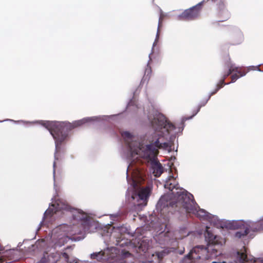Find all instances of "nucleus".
I'll list each match as a JSON object with an SVG mask.
<instances>
[{
    "mask_svg": "<svg viewBox=\"0 0 263 263\" xmlns=\"http://www.w3.org/2000/svg\"><path fill=\"white\" fill-rule=\"evenodd\" d=\"M148 118L154 130L148 138L149 144L144 145L138 137L128 132H124L122 134L128 145L127 157L133 160L127 169L128 172H131L132 176L130 187L127 192L129 193L132 190V198L139 202L138 206L142 207L146 205L151 189L149 186H141V182L144 180L143 173L138 166L134 167L135 159L141 157L150 160L153 174L156 177H159L163 172V167L155 159L158 149L170 153L176 135L183 129V127L175 126L159 112L150 114Z\"/></svg>",
    "mask_w": 263,
    "mask_h": 263,
    "instance_id": "1",
    "label": "nucleus"
},
{
    "mask_svg": "<svg viewBox=\"0 0 263 263\" xmlns=\"http://www.w3.org/2000/svg\"><path fill=\"white\" fill-rule=\"evenodd\" d=\"M63 214L71 215L73 218V226L67 223H63L54 228L49 239H47V245L43 256L40 263H45L48 261L57 262L60 258L61 254L57 250L72 240V236L84 232H90V227L93 226L89 219L88 215L79 209H71L63 201L54 197L49 208L45 212L43 219L50 222L55 217L59 212Z\"/></svg>",
    "mask_w": 263,
    "mask_h": 263,
    "instance_id": "2",
    "label": "nucleus"
},
{
    "mask_svg": "<svg viewBox=\"0 0 263 263\" xmlns=\"http://www.w3.org/2000/svg\"><path fill=\"white\" fill-rule=\"evenodd\" d=\"M164 187L169 192L161 196L156 207L161 211L165 207L171 206L183 208L187 212L194 210L193 204L195 202L193 196L183 188L177 186L175 178L170 175L165 181Z\"/></svg>",
    "mask_w": 263,
    "mask_h": 263,
    "instance_id": "3",
    "label": "nucleus"
},
{
    "mask_svg": "<svg viewBox=\"0 0 263 263\" xmlns=\"http://www.w3.org/2000/svg\"><path fill=\"white\" fill-rule=\"evenodd\" d=\"M102 118V120H104L106 117H93L90 118H86L83 119L76 121L72 123L69 122H60L55 121H44L40 122L41 124L47 129L51 135L52 136L55 140V151L54 153L55 160L58 159L57 157V153H58L60 145L67 137L68 131L74 127L81 126L90 122L98 121Z\"/></svg>",
    "mask_w": 263,
    "mask_h": 263,
    "instance_id": "4",
    "label": "nucleus"
},
{
    "mask_svg": "<svg viewBox=\"0 0 263 263\" xmlns=\"http://www.w3.org/2000/svg\"><path fill=\"white\" fill-rule=\"evenodd\" d=\"M131 255L127 251H122L120 255L119 250L115 247H110L91 254L90 258L102 263H132L125 260Z\"/></svg>",
    "mask_w": 263,
    "mask_h": 263,
    "instance_id": "5",
    "label": "nucleus"
},
{
    "mask_svg": "<svg viewBox=\"0 0 263 263\" xmlns=\"http://www.w3.org/2000/svg\"><path fill=\"white\" fill-rule=\"evenodd\" d=\"M125 234H129V232L127 228L125 226H122L116 228L108 226L105 228L102 235L105 242L124 247L127 246L130 242L128 239H124V235Z\"/></svg>",
    "mask_w": 263,
    "mask_h": 263,
    "instance_id": "6",
    "label": "nucleus"
},
{
    "mask_svg": "<svg viewBox=\"0 0 263 263\" xmlns=\"http://www.w3.org/2000/svg\"><path fill=\"white\" fill-rule=\"evenodd\" d=\"M207 252L206 249L203 246H200L193 248L183 259L184 263H190L191 260L198 259L201 258H206L203 255Z\"/></svg>",
    "mask_w": 263,
    "mask_h": 263,
    "instance_id": "7",
    "label": "nucleus"
},
{
    "mask_svg": "<svg viewBox=\"0 0 263 263\" xmlns=\"http://www.w3.org/2000/svg\"><path fill=\"white\" fill-rule=\"evenodd\" d=\"M202 3H199L197 5L185 10L181 14L178 15V19L190 20L198 17L200 12L198 6H200Z\"/></svg>",
    "mask_w": 263,
    "mask_h": 263,
    "instance_id": "8",
    "label": "nucleus"
},
{
    "mask_svg": "<svg viewBox=\"0 0 263 263\" xmlns=\"http://www.w3.org/2000/svg\"><path fill=\"white\" fill-rule=\"evenodd\" d=\"M204 235L205 238L208 239L209 242H211L212 243L220 245V246H222L225 242V241L223 238H219L217 236L213 234L210 228L208 226H206L205 228Z\"/></svg>",
    "mask_w": 263,
    "mask_h": 263,
    "instance_id": "9",
    "label": "nucleus"
},
{
    "mask_svg": "<svg viewBox=\"0 0 263 263\" xmlns=\"http://www.w3.org/2000/svg\"><path fill=\"white\" fill-rule=\"evenodd\" d=\"M193 208L194 209V210H189L187 212L195 214L200 219H208L210 214L208 213L204 210L200 209L195 202L193 204Z\"/></svg>",
    "mask_w": 263,
    "mask_h": 263,
    "instance_id": "10",
    "label": "nucleus"
},
{
    "mask_svg": "<svg viewBox=\"0 0 263 263\" xmlns=\"http://www.w3.org/2000/svg\"><path fill=\"white\" fill-rule=\"evenodd\" d=\"M263 223H259L258 221H253L251 220L246 221V228L248 229V231L256 232L263 230Z\"/></svg>",
    "mask_w": 263,
    "mask_h": 263,
    "instance_id": "11",
    "label": "nucleus"
},
{
    "mask_svg": "<svg viewBox=\"0 0 263 263\" xmlns=\"http://www.w3.org/2000/svg\"><path fill=\"white\" fill-rule=\"evenodd\" d=\"M226 226L230 229H241L242 228H246V221L243 220L228 221Z\"/></svg>",
    "mask_w": 263,
    "mask_h": 263,
    "instance_id": "12",
    "label": "nucleus"
},
{
    "mask_svg": "<svg viewBox=\"0 0 263 263\" xmlns=\"http://www.w3.org/2000/svg\"><path fill=\"white\" fill-rule=\"evenodd\" d=\"M137 245L135 244V247H138L140 251L146 252L151 247V243L149 239L146 238H142V240L138 238L137 240Z\"/></svg>",
    "mask_w": 263,
    "mask_h": 263,
    "instance_id": "13",
    "label": "nucleus"
},
{
    "mask_svg": "<svg viewBox=\"0 0 263 263\" xmlns=\"http://www.w3.org/2000/svg\"><path fill=\"white\" fill-rule=\"evenodd\" d=\"M228 67L229 68V71H228V73H226V74H224L223 76V79L222 80H221L219 83L217 84V88L216 89V90L213 92V93H212L211 95H212L213 94L215 93V92H216L220 88H221L222 87V85L223 84L226 85V84H224V78L228 76L229 74H230L232 72H234V71H237V69H238V67L235 66L234 65H228ZM229 83H228L227 84H228Z\"/></svg>",
    "mask_w": 263,
    "mask_h": 263,
    "instance_id": "14",
    "label": "nucleus"
},
{
    "mask_svg": "<svg viewBox=\"0 0 263 263\" xmlns=\"http://www.w3.org/2000/svg\"><path fill=\"white\" fill-rule=\"evenodd\" d=\"M219 15L224 20H227L230 17V13L226 9L225 5L223 2H221L218 7Z\"/></svg>",
    "mask_w": 263,
    "mask_h": 263,
    "instance_id": "15",
    "label": "nucleus"
},
{
    "mask_svg": "<svg viewBox=\"0 0 263 263\" xmlns=\"http://www.w3.org/2000/svg\"><path fill=\"white\" fill-rule=\"evenodd\" d=\"M207 220L217 228L222 227V221L216 216L210 214Z\"/></svg>",
    "mask_w": 263,
    "mask_h": 263,
    "instance_id": "16",
    "label": "nucleus"
},
{
    "mask_svg": "<svg viewBox=\"0 0 263 263\" xmlns=\"http://www.w3.org/2000/svg\"><path fill=\"white\" fill-rule=\"evenodd\" d=\"M245 251H246V249L244 248V251L237 252L236 259L234 263H246L247 262V255L245 253Z\"/></svg>",
    "mask_w": 263,
    "mask_h": 263,
    "instance_id": "17",
    "label": "nucleus"
},
{
    "mask_svg": "<svg viewBox=\"0 0 263 263\" xmlns=\"http://www.w3.org/2000/svg\"><path fill=\"white\" fill-rule=\"evenodd\" d=\"M243 231H237L235 234V237L237 238H243L249 234L248 229L242 228Z\"/></svg>",
    "mask_w": 263,
    "mask_h": 263,
    "instance_id": "18",
    "label": "nucleus"
},
{
    "mask_svg": "<svg viewBox=\"0 0 263 263\" xmlns=\"http://www.w3.org/2000/svg\"><path fill=\"white\" fill-rule=\"evenodd\" d=\"M161 19V16L160 17L159 20V23H158V28H157L156 36V39L155 40V41H154V42L153 43V47L157 45V43L158 42V40H159Z\"/></svg>",
    "mask_w": 263,
    "mask_h": 263,
    "instance_id": "19",
    "label": "nucleus"
},
{
    "mask_svg": "<svg viewBox=\"0 0 263 263\" xmlns=\"http://www.w3.org/2000/svg\"><path fill=\"white\" fill-rule=\"evenodd\" d=\"M238 73L239 74V76H238L237 74H234L232 76V82H234L236 80H237L240 77H243L246 75V72H240L237 70Z\"/></svg>",
    "mask_w": 263,
    "mask_h": 263,
    "instance_id": "20",
    "label": "nucleus"
},
{
    "mask_svg": "<svg viewBox=\"0 0 263 263\" xmlns=\"http://www.w3.org/2000/svg\"><path fill=\"white\" fill-rule=\"evenodd\" d=\"M62 255L68 263H73L74 262V263H77L78 261H79L78 259H75L73 260V262L69 261L68 256L66 253H63L62 254Z\"/></svg>",
    "mask_w": 263,
    "mask_h": 263,
    "instance_id": "21",
    "label": "nucleus"
},
{
    "mask_svg": "<svg viewBox=\"0 0 263 263\" xmlns=\"http://www.w3.org/2000/svg\"><path fill=\"white\" fill-rule=\"evenodd\" d=\"M45 245V240L44 239L37 241V242L36 243V245L37 246H39L40 247H43V246H44Z\"/></svg>",
    "mask_w": 263,
    "mask_h": 263,
    "instance_id": "22",
    "label": "nucleus"
},
{
    "mask_svg": "<svg viewBox=\"0 0 263 263\" xmlns=\"http://www.w3.org/2000/svg\"><path fill=\"white\" fill-rule=\"evenodd\" d=\"M253 69V70H256L258 71H261L260 69L259 68V66H252L250 68H249V69Z\"/></svg>",
    "mask_w": 263,
    "mask_h": 263,
    "instance_id": "23",
    "label": "nucleus"
},
{
    "mask_svg": "<svg viewBox=\"0 0 263 263\" xmlns=\"http://www.w3.org/2000/svg\"><path fill=\"white\" fill-rule=\"evenodd\" d=\"M200 108V107H198V109H197V110L196 111V112H195V114L193 115V116H194V115H195L196 114H197V112L199 111Z\"/></svg>",
    "mask_w": 263,
    "mask_h": 263,
    "instance_id": "24",
    "label": "nucleus"
},
{
    "mask_svg": "<svg viewBox=\"0 0 263 263\" xmlns=\"http://www.w3.org/2000/svg\"><path fill=\"white\" fill-rule=\"evenodd\" d=\"M55 165V161H54V163H53V168H54V170H53V174H54V173H55V170H54Z\"/></svg>",
    "mask_w": 263,
    "mask_h": 263,
    "instance_id": "25",
    "label": "nucleus"
},
{
    "mask_svg": "<svg viewBox=\"0 0 263 263\" xmlns=\"http://www.w3.org/2000/svg\"><path fill=\"white\" fill-rule=\"evenodd\" d=\"M212 263H225V262L224 261H223V262L213 261Z\"/></svg>",
    "mask_w": 263,
    "mask_h": 263,
    "instance_id": "26",
    "label": "nucleus"
},
{
    "mask_svg": "<svg viewBox=\"0 0 263 263\" xmlns=\"http://www.w3.org/2000/svg\"><path fill=\"white\" fill-rule=\"evenodd\" d=\"M127 182H128V183H129V181L128 178V176H127Z\"/></svg>",
    "mask_w": 263,
    "mask_h": 263,
    "instance_id": "27",
    "label": "nucleus"
},
{
    "mask_svg": "<svg viewBox=\"0 0 263 263\" xmlns=\"http://www.w3.org/2000/svg\"><path fill=\"white\" fill-rule=\"evenodd\" d=\"M43 221H41L40 223V225L42 224Z\"/></svg>",
    "mask_w": 263,
    "mask_h": 263,
    "instance_id": "28",
    "label": "nucleus"
},
{
    "mask_svg": "<svg viewBox=\"0 0 263 263\" xmlns=\"http://www.w3.org/2000/svg\"><path fill=\"white\" fill-rule=\"evenodd\" d=\"M157 255H158V258H159V257H160L159 255V254H157Z\"/></svg>",
    "mask_w": 263,
    "mask_h": 263,
    "instance_id": "29",
    "label": "nucleus"
},
{
    "mask_svg": "<svg viewBox=\"0 0 263 263\" xmlns=\"http://www.w3.org/2000/svg\"><path fill=\"white\" fill-rule=\"evenodd\" d=\"M136 240H135V242H134V243L135 244L136 243Z\"/></svg>",
    "mask_w": 263,
    "mask_h": 263,
    "instance_id": "30",
    "label": "nucleus"
},
{
    "mask_svg": "<svg viewBox=\"0 0 263 263\" xmlns=\"http://www.w3.org/2000/svg\"><path fill=\"white\" fill-rule=\"evenodd\" d=\"M261 263H263V260H261Z\"/></svg>",
    "mask_w": 263,
    "mask_h": 263,
    "instance_id": "31",
    "label": "nucleus"
}]
</instances>
